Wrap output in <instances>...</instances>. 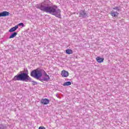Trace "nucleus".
<instances>
[{
	"label": "nucleus",
	"instance_id": "nucleus-1",
	"mask_svg": "<svg viewBox=\"0 0 129 129\" xmlns=\"http://www.w3.org/2000/svg\"><path fill=\"white\" fill-rule=\"evenodd\" d=\"M36 8L39 10H41V11L45 12V13L52 14L53 16L56 17V18L61 19V10H60V9L56 10V9H57V6H46V3H42L39 6H37Z\"/></svg>",
	"mask_w": 129,
	"mask_h": 129
},
{
	"label": "nucleus",
	"instance_id": "nucleus-2",
	"mask_svg": "<svg viewBox=\"0 0 129 129\" xmlns=\"http://www.w3.org/2000/svg\"><path fill=\"white\" fill-rule=\"evenodd\" d=\"M13 80V81H29L31 80V78L28 74L22 73L15 76Z\"/></svg>",
	"mask_w": 129,
	"mask_h": 129
},
{
	"label": "nucleus",
	"instance_id": "nucleus-3",
	"mask_svg": "<svg viewBox=\"0 0 129 129\" xmlns=\"http://www.w3.org/2000/svg\"><path fill=\"white\" fill-rule=\"evenodd\" d=\"M30 75L32 77L35 78V79H40L42 77V70L36 69L32 71Z\"/></svg>",
	"mask_w": 129,
	"mask_h": 129
},
{
	"label": "nucleus",
	"instance_id": "nucleus-4",
	"mask_svg": "<svg viewBox=\"0 0 129 129\" xmlns=\"http://www.w3.org/2000/svg\"><path fill=\"white\" fill-rule=\"evenodd\" d=\"M50 101L48 99H42L40 101V103L43 104V105H46L49 104Z\"/></svg>",
	"mask_w": 129,
	"mask_h": 129
},
{
	"label": "nucleus",
	"instance_id": "nucleus-5",
	"mask_svg": "<svg viewBox=\"0 0 129 129\" xmlns=\"http://www.w3.org/2000/svg\"><path fill=\"white\" fill-rule=\"evenodd\" d=\"M61 75L62 77H68L69 76V73L64 70H62L61 73Z\"/></svg>",
	"mask_w": 129,
	"mask_h": 129
},
{
	"label": "nucleus",
	"instance_id": "nucleus-6",
	"mask_svg": "<svg viewBox=\"0 0 129 129\" xmlns=\"http://www.w3.org/2000/svg\"><path fill=\"white\" fill-rule=\"evenodd\" d=\"M110 15L113 18H116V17H118L119 13L117 12L112 11L110 13Z\"/></svg>",
	"mask_w": 129,
	"mask_h": 129
},
{
	"label": "nucleus",
	"instance_id": "nucleus-7",
	"mask_svg": "<svg viewBox=\"0 0 129 129\" xmlns=\"http://www.w3.org/2000/svg\"><path fill=\"white\" fill-rule=\"evenodd\" d=\"M7 16H10V13L9 12L4 11L0 13V18L2 17H7Z\"/></svg>",
	"mask_w": 129,
	"mask_h": 129
},
{
	"label": "nucleus",
	"instance_id": "nucleus-8",
	"mask_svg": "<svg viewBox=\"0 0 129 129\" xmlns=\"http://www.w3.org/2000/svg\"><path fill=\"white\" fill-rule=\"evenodd\" d=\"M96 60L97 62H98V63H102V62H103V61H104V58H102V57H100L99 56H97L96 58Z\"/></svg>",
	"mask_w": 129,
	"mask_h": 129
},
{
	"label": "nucleus",
	"instance_id": "nucleus-9",
	"mask_svg": "<svg viewBox=\"0 0 129 129\" xmlns=\"http://www.w3.org/2000/svg\"><path fill=\"white\" fill-rule=\"evenodd\" d=\"M19 28V26L16 25V26L11 28L9 30L10 33H13V32H15V31H17V29Z\"/></svg>",
	"mask_w": 129,
	"mask_h": 129
},
{
	"label": "nucleus",
	"instance_id": "nucleus-10",
	"mask_svg": "<svg viewBox=\"0 0 129 129\" xmlns=\"http://www.w3.org/2000/svg\"><path fill=\"white\" fill-rule=\"evenodd\" d=\"M17 35H18V33L14 32L9 37V39H13V38H15V37H16L17 36Z\"/></svg>",
	"mask_w": 129,
	"mask_h": 129
},
{
	"label": "nucleus",
	"instance_id": "nucleus-11",
	"mask_svg": "<svg viewBox=\"0 0 129 129\" xmlns=\"http://www.w3.org/2000/svg\"><path fill=\"white\" fill-rule=\"evenodd\" d=\"M66 53L70 55V54H73V51L72 49H68L66 50Z\"/></svg>",
	"mask_w": 129,
	"mask_h": 129
},
{
	"label": "nucleus",
	"instance_id": "nucleus-12",
	"mask_svg": "<svg viewBox=\"0 0 129 129\" xmlns=\"http://www.w3.org/2000/svg\"><path fill=\"white\" fill-rule=\"evenodd\" d=\"M49 79H50V77L48 76V75H47V74H45L43 80H44V81H47L49 80Z\"/></svg>",
	"mask_w": 129,
	"mask_h": 129
},
{
	"label": "nucleus",
	"instance_id": "nucleus-13",
	"mask_svg": "<svg viewBox=\"0 0 129 129\" xmlns=\"http://www.w3.org/2000/svg\"><path fill=\"white\" fill-rule=\"evenodd\" d=\"M71 85V82H66L63 84V86H69Z\"/></svg>",
	"mask_w": 129,
	"mask_h": 129
},
{
	"label": "nucleus",
	"instance_id": "nucleus-14",
	"mask_svg": "<svg viewBox=\"0 0 129 129\" xmlns=\"http://www.w3.org/2000/svg\"><path fill=\"white\" fill-rule=\"evenodd\" d=\"M113 10H115L116 11H117L118 12H119L120 10L119 8L118 7H115L113 8Z\"/></svg>",
	"mask_w": 129,
	"mask_h": 129
},
{
	"label": "nucleus",
	"instance_id": "nucleus-15",
	"mask_svg": "<svg viewBox=\"0 0 129 129\" xmlns=\"http://www.w3.org/2000/svg\"><path fill=\"white\" fill-rule=\"evenodd\" d=\"M85 15H86V13L84 11H83L80 13L81 16H85Z\"/></svg>",
	"mask_w": 129,
	"mask_h": 129
},
{
	"label": "nucleus",
	"instance_id": "nucleus-16",
	"mask_svg": "<svg viewBox=\"0 0 129 129\" xmlns=\"http://www.w3.org/2000/svg\"><path fill=\"white\" fill-rule=\"evenodd\" d=\"M38 129H46V128L43 126H39Z\"/></svg>",
	"mask_w": 129,
	"mask_h": 129
},
{
	"label": "nucleus",
	"instance_id": "nucleus-17",
	"mask_svg": "<svg viewBox=\"0 0 129 129\" xmlns=\"http://www.w3.org/2000/svg\"><path fill=\"white\" fill-rule=\"evenodd\" d=\"M18 26H22V27H24V23H21L18 24Z\"/></svg>",
	"mask_w": 129,
	"mask_h": 129
},
{
	"label": "nucleus",
	"instance_id": "nucleus-18",
	"mask_svg": "<svg viewBox=\"0 0 129 129\" xmlns=\"http://www.w3.org/2000/svg\"><path fill=\"white\" fill-rule=\"evenodd\" d=\"M35 84H37V83L34 82V84H33V85H35Z\"/></svg>",
	"mask_w": 129,
	"mask_h": 129
},
{
	"label": "nucleus",
	"instance_id": "nucleus-19",
	"mask_svg": "<svg viewBox=\"0 0 129 129\" xmlns=\"http://www.w3.org/2000/svg\"><path fill=\"white\" fill-rule=\"evenodd\" d=\"M0 129H1V127H0Z\"/></svg>",
	"mask_w": 129,
	"mask_h": 129
}]
</instances>
